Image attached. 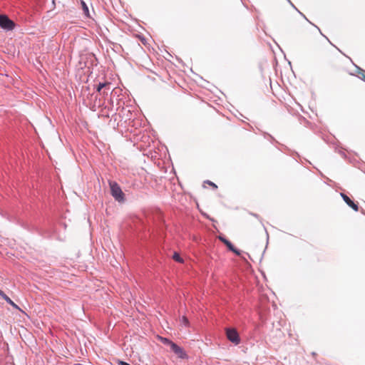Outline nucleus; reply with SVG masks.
I'll list each match as a JSON object with an SVG mask.
<instances>
[{"instance_id":"f257e3e1","label":"nucleus","mask_w":365,"mask_h":365,"mask_svg":"<svg viewBox=\"0 0 365 365\" xmlns=\"http://www.w3.org/2000/svg\"><path fill=\"white\" fill-rule=\"evenodd\" d=\"M109 185L111 195L115 198V200L118 202L123 201L124 200V194L122 192L119 185L116 182L110 181Z\"/></svg>"},{"instance_id":"f03ea898","label":"nucleus","mask_w":365,"mask_h":365,"mask_svg":"<svg viewBox=\"0 0 365 365\" xmlns=\"http://www.w3.org/2000/svg\"><path fill=\"white\" fill-rule=\"evenodd\" d=\"M225 334L227 339L235 345H238L240 343V336L236 329L230 327L226 328Z\"/></svg>"},{"instance_id":"7ed1b4c3","label":"nucleus","mask_w":365,"mask_h":365,"mask_svg":"<svg viewBox=\"0 0 365 365\" xmlns=\"http://www.w3.org/2000/svg\"><path fill=\"white\" fill-rule=\"evenodd\" d=\"M0 27L7 31H11L15 27V23L7 16L0 15Z\"/></svg>"},{"instance_id":"20e7f679","label":"nucleus","mask_w":365,"mask_h":365,"mask_svg":"<svg viewBox=\"0 0 365 365\" xmlns=\"http://www.w3.org/2000/svg\"><path fill=\"white\" fill-rule=\"evenodd\" d=\"M170 349V351H173L179 359H185L188 358L186 351L177 344H172V346Z\"/></svg>"},{"instance_id":"39448f33","label":"nucleus","mask_w":365,"mask_h":365,"mask_svg":"<svg viewBox=\"0 0 365 365\" xmlns=\"http://www.w3.org/2000/svg\"><path fill=\"white\" fill-rule=\"evenodd\" d=\"M341 196L344 200V202L350 207H351L354 211L359 210V206L356 203L353 202L346 195H345L343 192H341Z\"/></svg>"},{"instance_id":"423d86ee","label":"nucleus","mask_w":365,"mask_h":365,"mask_svg":"<svg viewBox=\"0 0 365 365\" xmlns=\"http://www.w3.org/2000/svg\"><path fill=\"white\" fill-rule=\"evenodd\" d=\"M224 244L227 246V249L230 251L234 252L237 256H240L241 255V251L235 248L234 245L231 243V242H230L228 240L225 241Z\"/></svg>"},{"instance_id":"0eeeda50","label":"nucleus","mask_w":365,"mask_h":365,"mask_svg":"<svg viewBox=\"0 0 365 365\" xmlns=\"http://www.w3.org/2000/svg\"><path fill=\"white\" fill-rule=\"evenodd\" d=\"M110 83H100L97 87V91L98 92H101V91L103 89V88H106L107 90H110Z\"/></svg>"},{"instance_id":"6e6552de","label":"nucleus","mask_w":365,"mask_h":365,"mask_svg":"<svg viewBox=\"0 0 365 365\" xmlns=\"http://www.w3.org/2000/svg\"><path fill=\"white\" fill-rule=\"evenodd\" d=\"M2 299H4L8 304L11 305L14 308L16 309H20L19 306L16 304L6 294H5Z\"/></svg>"},{"instance_id":"1a4fd4ad","label":"nucleus","mask_w":365,"mask_h":365,"mask_svg":"<svg viewBox=\"0 0 365 365\" xmlns=\"http://www.w3.org/2000/svg\"><path fill=\"white\" fill-rule=\"evenodd\" d=\"M160 341L164 344V345H166V346H169L170 348L172 346V344H173L174 342L172 341L170 339H168V338H165V337H162L160 336Z\"/></svg>"},{"instance_id":"9d476101","label":"nucleus","mask_w":365,"mask_h":365,"mask_svg":"<svg viewBox=\"0 0 365 365\" xmlns=\"http://www.w3.org/2000/svg\"><path fill=\"white\" fill-rule=\"evenodd\" d=\"M81 6H82V9H83L84 14L87 17H90V13H89L88 7L86 4L83 1H81Z\"/></svg>"},{"instance_id":"9b49d317","label":"nucleus","mask_w":365,"mask_h":365,"mask_svg":"<svg viewBox=\"0 0 365 365\" xmlns=\"http://www.w3.org/2000/svg\"><path fill=\"white\" fill-rule=\"evenodd\" d=\"M173 259L175 262H178L179 263H183V262H184L183 259L180 257V255L178 252H174V254L173 255Z\"/></svg>"},{"instance_id":"f8f14e48","label":"nucleus","mask_w":365,"mask_h":365,"mask_svg":"<svg viewBox=\"0 0 365 365\" xmlns=\"http://www.w3.org/2000/svg\"><path fill=\"white\" fill-rule=\"evenodd\" d=\"M181 321H182V323L185 327H188V325H189V321H188V319H187V318L186 317L183 316V317H182Z\"/></svg>"},{"instance_id":"ddd939ff","label":"nucleus","mask_w":365,"mask_h":365,"mask_svg":"<svg viewBox=\"0 0 365 365\" xmlns=\"http://www.w3.org/2000/svg\"><path fill=\"white\" fill-rule=\"evenodd\" d=\"M137 36L139 38V40L142 42V43L143 45H146L147 44V41H146L145 37L141 36Z\"/></svg>"},{"instance_id":"4468645a","label":"nucleus","mask_w":365,"mask_h":365,"mask_svg":"<svg viewBox=\"0 0 365 365\" xmlns=\"http://www.w3.org/2000/svg\"><path fill=\"white\" fill-rule=\"evenodd\" d=\"M205 182L209 184L210 185L212 186L215 189L217 188V186L214 182H212L210 180H206Z\"/></svg>"},{"instance_id":"2eb2a0df","label":"nucleus","mask_w":365,"mask_h":365,"mask_svg":"<svg viewBox=\"0 0 365 365\" xmlns=\"http://www.w3.org/2000/svg\"><path fill=\"white\" fill-rule=\"evenodd\" d=\"M219 239H220V240L222 242H223V243H225V242L227 240L225 237H219Z\"/></svg>"},{"instance_id":"dca6fc26","label":"nucleus","mask_w":365,"mask_h":365,"mask_svg":"<svg viewBox=\"0 0 365 365\" xmlns=\"http://www.w3.org/2000/svg\"><path fill=\"white\" fill-rule=\"evenodd\" d=\"M6 294L1 290L0 289V297L1 298H3V297Z\"/></svg>"},{"instance_id":"f3484780","label":"nucleus","mask_w":365,"mask_h":365,"mask_svg":"<svg viewBox=\"0 0 365 365\" xmlns=\"http://www.w3.org/2000/svg\"><path fill=\"white\" fill-rule=\"evenodd\" d=\"M120 365H130V364L125 362V361H120Z\"/></svg>"}]
</instances>
